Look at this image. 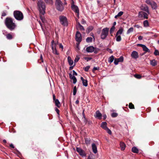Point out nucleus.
Segmentation results:
<instances>
[{"label":"nucleus","instance_id":"5fc2aeb1","mask_svg":"<svg viewBox=\"0 0 159 159\" xmlns=\"http://www.w3.org/2000/svg\"><path fill=\"white\" fill-rule=\"evenodd\" d=\"M123 11H120L118 13L117 15L119 16H120L123 15Z\"/></svg>","mask_w":159,"mask_h":159},{"label":"nucleus","instance_id":"37998d69","mask_svg":"<svg viewBox=\"0 0 159 159\" xmlns=\"http://www.w3.org/2000/svg\"><path fill=\"white\" fill-rule=\"evenodd\" d=\"M154 54L156 55H159V51L157 49H155V51L154 52Z\"/></svg>","mask_w":159,"mask_h":159},{"label":"nucleus","instance_id":"c9c22d12","mask_svg":"<svg viewBox=\"0 0 159 159\" xmlns=\"http://www.w3.org/2000/svg\"><path fill=\"white\" fill-rule=\"evenodd\" d=\"M143 11H140L139 12L138 14V17L139 18H143Z\"/></svg>","mask_w":159,"mask_h":159},{"label":"nucleus","instance_id":"4c0bfd02","mask_svg":"<svg viewBox=\"0 0 159 159\" xmlns=\"http://www.w3.org/2000/svg\"><path fill=\"white\" fill-rule=\"evenodd\" d=\"M87 159H95L94 156L93 154H91L89 155Z\"/></svg>","mask_w":159,"mask_h":159},{"label":"nucleus","instance_id":"58836bf2","mask_svg":"<svg viewBox=\"0 0 159 159\" xmlns=\"http://www.w3.org/2000/svg\"><path fill=\"white\" fill-rule=\"evenodd\" d=\"M117 59L119 61V62H122L124 60L123 57L122 56H121L118 58H117Z\"/></svg>","mask_w":159,"mask_h":159},{"label":"nucleus","instance_id":"2f4dec72","mask_svg":"<svg viewBox=\"0 0 159 159\" xmlns=\"http://www.w3.org/2000/svg\"><path fill=\"white\" fill-rule=\"evenodd\" d=\"M134 28L133 27H131L129 28L127 30L126 34H129L130 33L134 31Z\"/></svg>","mask_w":159,"mask_h":159},{"label":"nucleus","instance_id":"052dcab7","mask_svg":"<svg viewBox=\"0 0 159 159\" xmlns=\"http://www.w3.org/2000/svg\"><path fill=\"white\" fill-rule=\"evenodd\" d=\"M83 121L85 123H86L87 122V119L85 117V118H84V119L83 120Z\"/></svg>","mask_w":159,"mask_h":159},{"label":"nucleus","instance_id":"a211bd4d","mask_svg":"<svg viewBox=\"0 0 159 159\" xmlns=\"http://www.w3.org/2000/svg\"><path fill=\"white\" fill-rule=\"evenodd\" d=\"M141 9L146 12H149L148 7L146 5L142 6L141 7Z\"/></svg>","mask_w":159,"mask_h":159},{"label":"nucleus","instance_id":"aec40b11","mask_svg":"<svg viewBox=\"0 0 159 159\" xmlns=\"http://www.w3.org/2000/svg\"><path fill=\"white\" fill-rule=\"evenodd\" d=\"M67 60L69 65L70 66H72L73 63V61L71 59V57L68 56L67 57Z\"/></svg>","mask_w":159,"mask_h":159},{"label":"nucleus","instance_id":"4468645a","mask_svg":"<svg viewBox=\"0 0 159 159\" xmlns=\"http://www.w3.org/2000/svg\"><path fill=\"white\" fill-rule=\"evenodd\" d=\"M69 75L70 78L72 80L73 83L75 84L77 82L76 78L74 76H73L71 73L69 74Z\"/></svg>","mask_w":159,"mask_h":159},{"label":"nucleus","instance_id":"7c9ffc66","mask_svg":"<svg viewBox=\"0 0 159 159\" xmlns=\"http://www.w3.org/2000/svg\"><path fill=\"white\" fill-rule=\"evenodd\" d=\"M7 38L8 39H12V35L10 34H8L6 35Z\"/></svg>","mask_w":159,"mask_h":159},{"label":"nucleus","instance_id":"338daca9","mask_svg":"<svg viewBox=\"0 0 159 159\" xmlns=\"http://www.w3.org/2000/svg\"><path fill=\"white\" fill-rule=\"evenodd\" d=\"M6 15V13L5 12H3L2 14V16H4Z\"/></svg>","mask_w":159,"mask_h":159},{"label":"nucleus","instance_id":"b1692460","mask_svg":"<svg viewBox=\"0 0 159 159\" xmlns=\"http://www.w3.org/2000/svg\"><path fill=\"white\" fill-rule=\"evenodd\" d=\"M54 102L55 105L56 106H57L58 107H60L61 104L60 102L57 99L55 101H54Z\"/></svg>","mask_w":159,"mask_h":159},{"label":"nucleus","instance_id":"680f3d73","mask_svg":"<svg viewBox=\"0 0 159 159\" xmlns=\"http://www.w3.org/2000/svg\"><path fill=\"white\" fill-rule=\"evenodd\" d=\"M84 110H83L82 113V114L83 115V118H85V117H86L85 116L84 113Z\"/></svg>","mask_w":159,"mask_h":159},{"label":"nucleus","instance_id":"5701e85b","mask_svg":"<svg viewBox=\"0 0 159 159\" xmlns=\"http://www.w3.org/2000/svg\"><path fill=\"white\" fill-rule=\"evenodd\" d=\"M123 30V29L122 28V27H120L117 32L116 34L117 35L121 34L122 33Z\"/></svg>","mask_w":159,"mask_h":159},{"label":"nucleus","instance_id":"f704fd0d","mask_svg":"<svg viewBox=\"0 0 159 159\" xmlns=\"http://www.w3.org/2000/svg\"><path fill=\"white\" fill-rule=\"evenodd\" d=\"M150 64L153 66H155L157 65L156 61L155 60L151 61Z\"/></svg>","mask_w":159,"mask_h":159},{"label":"nucleus","instance_id":"c756f323","mask_svg":"<svg viewBox=\"0 0 159 159\" xmlns=\"http://www.w3.org/2000/svg\"><path fill=\"white\" fill-rule=\"evenodd\" d=\"M78 25L80 30L83 31L84 30V29L83 26H82L79 22L78 23Z\"/></svg>","mask_w":159,"mask_h":159},{"label":"nucleus","instance_id":"f257e3e1","mask_svg":"<svg viewBox=\"0 0 159 159\" xmlns=\"http://www.w3.org/2000/svg\"><path fill=\"white\" fill-rule=\"evenodd\" d=\"M5 24L7 27L11 31L14 30L16 27V25L13 22V19L11 18H7Z\"/></svg>","mask_w":159,"mask_h":159},{"label":"nucleus","instance_id":"3c124183","mask_svg":"<svg viewBox=\"0 0 159 159\" xmlns=\"http://www.w3.org/2000/svg\"><path fill=\"white\" fill-rule=\"evenodd\" d=\"M85 60L88 61L92 59V58L90 57H85L84 58Z\"/></svg>","mask_w":159,"mask_h":159},{"label":"nucleus","instance_id":"4d7b16f0","mask_svg":"<svg viewBox=\"0 0 159 159\" xmlns=\"http://www.w3.org/2000/svg\"><path fill=\"white\" fill-rule=\"evenodd\" d=\"M72 71H73V76L77 75V74L74 70H73Z\"/></svg>","mask_w":159,"mask_h":159},{"label":"nucleus","instance_id":"864d4df0","mask_svg":"<svg viewBox=\"0 0 159 159\" xmlns=\"http://www.w3.org/2000/svg\"><path fill=\"white\" fill-rule=\"evenodd\" d=\"M90 68V66H86L85 68H84V70L86 71H87L89 70V68Z\"/></svg>","mask_w":159,"mask_h":159},{"label":"nucleus","instance_id":"bb28decb","mask_svg":"<svg viewBox=\"0 0 159 159\" xmlns=\"http://www.w3.org/2000/svg\"><path fill=\"white\" fill-rule=\"evenodd\" d=\"M142 48L143 49V50L145 51L146 52H150V51L149 49H148L145 45H144V46H143Z\"/></svg>","mask_w":159,"mask_h":159},{"label":"nucleus","instance_id":"a19ab883","mask_svg":"<svg viewBox=\"0 0 159 159\" xmlns=\"http://www.w3.org/2000/svg\"><path fill=\"white\" fill-rule=\"evenodd\" d=\"M134 76L135 78L137 79H140L141 78L142 76L138 74H135L134 75Z\"/></svg>","mask_w":159,"mask_h":159},{"label":"nucleus","instance_id":"72a5a7b5","mask_svg":"<svg viewBox=\"0 0 159 159\" xmlns=\"http://www.w3.org/2000/svg\"><path fill=\"white\" fill-rule=\"evenodd\" d=\"M44 2L47 4H53L52 0H44Z\"/></svg>","mask_w":159,"mask_h":159},{"label":"nucleus","instance_id":"49530a36","mask_svg":"<svg viewBox=\"0 0 159 159\" xmlns=\"http://www.w3.org/2000/svg\"><path fill=\"white\" fill-rule=\"evenodd\" d=\"M117 115L118 114L117 113L115 112H113L111 114V116L113 117H116L117 116Z\"/></svg>","mask_w":159,"mask_h":159},{"label":"nucleus","instance_id":"ddd939ff","mask_svg":"<svg viewBox=\"0 0 159 159\" xmlns=\"http://www.w3.org/2000/svg\"><path fill=\"white\" fill-rule=\"evenodd\" d=\"M95 48L93 46L88 47L86 48V51L88 52H92L94 50Z\"/></svg>","mask_w":159,"mask_h":159},{"label":"nucleus","instance_id":"423d86ee","mask_svg":"<svg viewBox=\"0 0 159 159\" xmlns=\"http://www.w3.org/2000/svg\"><path fill=\"white\" fill-rule=\"evenodd\" d=\"M146 3L150 5L153 9L156 10L157 7V3L152 0H146Z\"/></svg>","mask_w":159,"mask_h":159},{"label":"nucleus","instance_id":"de8ad7c7","mask_svg":"<svg viewBox=\"0 0 159 159\" xmlns=\"http://www.w3.org/2000/svg\"><path fill=\"white\" fill-rule=\"evenodd\" d=\"M85 142L87 144H89L90 142V140L87 139H85Z\"/></svg>","mask_w":159,"mask_h":159},{"label":"nucleus","instance_id":"13d9d810","mask_svg":"<svg viewBox=\"0 0 159 159\" xmlns=\"http://www.w3.org/2000/svg\"><path fill=\"white\" fill-rule=\"evenodd\" d=\"M80 59V58L79 57H78V58H76L75 60V61H74V62L75 63H76L77 62H78L79 61V60Z\"/></svg>","mask_w":159,"mask_h":159},{"label":"nucleus","instance_id":"cd10ccee","mask_svg":"<svg viewBox=\"0 0 159 159\" xmlns=\"http://www.w3.org/2000/svg\"><path fill=\"white\" fill-rule=\"evenodd\" d=\"M114 60V57L113 56H111L109 57L108 59V61L110 63H112Z\"/></svg>","mask_w":159,"mask_h":159},{"label":"nucleus","instance_id":"dca6fc26","mask_svg":"<svg viewBox=\"0 0 159 159\" xmlns=\"http://www.w3.org/2000/svg\"><path fill=\"white\" fill-rule=\"evenodd\" d=\"M80 79L82 81L83 85L85 87H87L88 85L87 80H84L82 77H80Z\"/></svg>","mask_w":159,"mask_h":159},{"label":"nucleus","instance_id":"393cba45","mask_svg":"<svg viewBox=\"0 0 159 159\" xmlns=\"http://www.w3.org/2000/svg\"><path fill=\"white\" fill-rule=\"evenodd\" d=\"M149 14V12H143V18L144 19H148V16Z\"/></svg>","mask_w":159,"mask_h":159},{"label":"nucleus","instance_id":"9b49d317","mask_svg":"<svg viewBox=\"0 0 159 159\" xmlns=\"http://www.w3.org/2000/svg\"><path fill=\"white\" fill-rule=\"evenodd\" d=\"M76 150L77 152L79 153L80 155L82 156L83 157L86 156V153L81 148L77 147L76 148Z\"/></svg>","mask_w":159,"mask_h":159},{"label":"nucleus","instance_id":"e433bc0d","mask_svg":"<svg viewBox=\"0 0 159 159\" xmlns=\"http://www.w3.org/2000/svg\"><path fill=\"white\" fill-rule=\"evenodd\" d=\"M93 27L92 26H90L87 29L88 33L90 32L93 30Z\"/></svg>","mask_w":159,"mask_h":159},{"label":"nucleus","instance_id":"774afa93","mask_svg":"<svg viewBox=\"0 0 159 159\" xmlns=\"http://www.w3.org/2000/svg\"><path fill=\"white\" fill-rule=\"evenodd\" d=\"M10 147L12 148H14V146L12 144H10Z\"/></svg>","mask_w":159,"mask_h":159},{"label":"nucleus","instance_id":"0e129e2a","mask_svg":"<svg viewBox=\"0 0 159 159\" xmlns=\"http://www.w3.org/2000/svg\"><path fill=\"white\" fill-rule=\"evenodd\" d=\"M53 99L54 101L57 99H56L55 96L54 94L53 95Z\"/></svg>","mask_w":159,"mask_h":159},{"label":"nucleus","instance_id":"4be33fe9","mask_svg":"<svg viewBox=\"0 0 159 159\" xmlns=\"http://www.w3.org/2000/svg\"><path fill=\"white\" fill-rule=\"evenodd\" d=\"M132 151L134 153H138L139 152L138 149L135 147H133L132 148Z\"/></svg>","mask_w":159,"mask_h":159},{"label":"nucleus","instance_id":"6e6552de","mask_svg":"<svg viewBox=\"0 0 159 159\" xmlns=\"http://www.w3.org/2000/svg\"><path fill=\"white\" fill-rule=\"evenodd\" d=\"M56 43H54V41L53 40H52L51 42V47L52 49V52L53 53L57 55H58L59 54V53L57 52L56 49Z\"/></svg>","mask_w":159,"mask_h":159},{"label":"nucleus","instance_id":"2eb2a0df","mask_svg":"<svg viewBox=\"0 0 159 159\" xmlns=\"http://www.w3.org/2000/svg\"><path fill=\"white\" fill-rule=\"evenodd\" d=\"M92 148L93 152L95 154L97 152V147L94 143H93L92 145Z\"/></svg>","mask_w":159,"mask_h":159},{"label":"nucleus","instance_id":"f3484780","mask_svg":"<svg viewBox=\"0 0 159 159\" xmlns=\"http://www.w3.org/2000/svg\"><path fill=\"white\" fill-rule=\"evenodd\" d=\"M102 115L99 111H97L96 113L95 117L100 119L102 118Z\"/></svg>","mask_w":159,"mask_h":159},{"label":"nucleus","instance_id":"c85d7f7f","mask_svg":"<svg viewBox=\"0 0 159 159\" xmlns=\"http://www.w3.org/2000/svg\"><path fill=\"white\" fill-rule=\"evenodd\" d=\"M93 38L91 37H89L86 39V41L87 43H90L92 42Z\"/></svg>","mask_w":159,"mask_h":159},{"label":"nucleus","instance_id":"20e7f679","mask_svg":"<svg viewBox=\"0 0 159 159\" xmlns=\"http://www.w3.org/2000/svg\"><path fill=\"white\" fill-rule=\"evenodd\" d=\"M55 6L57 10L60 11H62L64 9V6L61 0H56Z\"/></svg>","mask_w":159,"mask_h":159},{"label":"nucleus","instance_id":"6ab92c4d","mask_svg":"<svg viewBox=\"0 0 159 159\" xmlns=\"http://www.w3.org/2000/svg\"><path fill=\"white\" fill-rule=\"evenodd\" d=\"M107 123L106 122H102L101 125V127L105 130L107 128Z\"/></svg>","mask_w":159,"mask_h":159},{"label":"nucleus","instance_id":"f03ea898","mask_svg":"<svg viewBox=\"0 0 159 159\" xmlns=\"http://www.w3.org/2000/svg\"><path fill=\"white\" fill-rule=\"evenodd\" d=\"M38 8L40 12L43 15L45 13V5L42 0H39L37 3Z\"/></svg>","mask_w":159,"mask_h":159},{"label":"nucleus","instance_id":"f8f14e48","mask_svg":"<svg viewBox=\"0 0 159 159\" xmlns=\"http://www.w3.org/2000/svg\"><path fill=\"white\" fill-rule=\"evenodd\" d=\"M131 56L132 58L135 59H136L139 57L138 53L135 51H134L132 52Z\"/></svg>","mask_w":159,"mask_h":159},{"label":"nucleus","instance_id":"603ef678","mask_svg":"<svg viewBox=\"0 0 159 159\" xmlns=\"http://www.w3.org/2000/svg\"><path fill=\"white\" fill-rule=\"evenodd\" d=\"M58 44L59 48H61V49L62 50L63 49V46L62 45V44L60 43H58Z\"/></svg>","mask_w":159,"mask_h":159},{"label":"nucleus","instance_id":"0eeeda50","mask_svg":"<svg viewBox=\"0 0 159 159\" xmlns=\"http://www.w3.org/2000/svg\"><path fill=\"white\" fill-rule=\"evenodd\" d=\"M60 20L61 24L64 26H66L67 25V21L66 18L64 16H61L60 17Z\"/></svg>","mask_w":159,"mask_h":159},{"label":"nucleus","instance_id":"473e14b6","mask_svg":"<svg viewBox=\"0 0 159 159\" xmlns=\"http://www.w3.org/2000/svg\"><path fill=\"white\" fill-rule=\"evenodd\" d=\"M143 25L145 27H148L149 26V23L147 20H145L144 21Z\"/></svg>","mask_w":159,"mask_h":159},{"label":"nucleus","instance_id":"6e6d98bb","mask_svg":"<svg viewBox=\"0 0 159 159\" xmlns=\"http://www.w3.org/2000/svg\"><path fill=\"white\" fill-rule=\"evenodd\" d=\"M99 67H94L93 69V71H95L96 70H98L99 69Z\"/></svg>","mask_w":159,"mask_h":159},{"label":"nucleus","instance_id":"a878e982","mask_svg":"<svg viewBox=\"0 0 159 159\" xmlns=\"http://www.w3.org/2000/svg\"><path fill=\"white\" fill-rule=\"evenodd\" d=\"M116 40L117 42H120L121 40V37L120 35H117V34H116Z\"/></svg>","mask_w":159,"mask_h":159},{"label":"nucleus","instance_id":"a18cd8bd","mask_svg":"<svg viewBox=\"0 0 159 159\" xmlns=\"http://www.w3.org/2000/svg\"><path fill=\"white\" fill-rule=\"evenodd\" d=\"M105 130H106L107 132L109 134L111 135V131L108 127Z\"/></svg>","mask_w":159,"mask_h":159},{"label":"nucleus","instance_id":"7ed1b4c3","mask_svg":"<svg viewBox=\"0 0 159 159\" xmlns=\"http://www.w3.org/2000/svg\"><path fill=\"white\" fill-rule=\"evenodd\" d=\"M13 15L15 18L18 20H21L24 18V16L21 12L19 11H14Z\"/></svg>","mask_w":159,"mask_h":159},{"label":"nucleus","instance_id":"39448f33","mask_svg":"<svg viewBox=\"0 0 159 159\" xmlns=\"http://www.w3.org/2000/svg\"><path fill=\"white\" fill-rule=\"evenodd\" d=\"M109 29L108 28L103 29L102 31L100 37L101 39H105L109 33Z\"/></svg>","mask_w":159,"mask_h":159},{"label":"nucleus","instance_id":"c03bdc74","mask_svg":"<svg viewBox=\"0 0 159 159\" xmlns=\"http://www.w3.org/2000/svg\"><path fill=\"white\" fill-rule=\"evenodd\" d=\"M77 90L76 86H75L73 89V95H75L76 93Z\"/></svg>","mask_w":159,"mask_h":159},{"label":"nucleus","instance_id":"1a4fd4ad","mask_svg":"<svg viewBox=\"0 0 159 159\" xmlns=\"http://www.w3.org/2000/svg\"><path fill=\"white\" fill-rule=\"evenodd\" d=\"M75 40L78 42L80 43L82 40L81 34L79 31H77L75 34Z\"/></svg>","mask_w":159,"mask_h":159},{"label":"nucleus","instance_id":"69168bd1","mask_svg":"<svg viewBox=\"0 0 159 159\" xmlns=\"http://www.w3.org/2000/svg\"><path fill=\"white\" fill-rule=\"evenodd\" d=\"M90 35L93 38L94 40L95 37L93 34V33H91L90 34Z\"/></svg>","mask_w":159,"mask_h":159},{"label":"nucleus","instance_id":"bf43d9fd","mask_svg":"<svg viewBox=\"0 0 159 159\" xmlns=\"http://www.w3.org/2000/svg\"><path fill=\"white\" fill-rule=\"evenodd\" d=\"M55 110L57 113V114L59 115V109L57 108H56L55 109Z\"/></svg>","mask_w":159,"mask_h":159},{"label":"nucleus","instance_id":"09e8293b","mask_svg":"<svg viewBox=\"0 0 159 159\" xmlns=\"http://www.w3.org/2000/svg\"><path fill=\"white\" fill-rule=\"evenodd\" d=\"M40 18L42 22L43 23H44L45 21V20L44 17H43V16L42 15L40 16Z\"/></svg>","mask_w":159,"mask_h":159},{"label":"nucleus","instance_id":"79ce46f5","mask_svg":"<svg viewBox=\"0 0 159 159\" xmlns=\"http://www.w3.org/2000/svg\"><path fill=\"white\" fill-rule=\"evenodd\" d=\"M129 107L130 109H132L134 108V106L132 103H130L129 104Z\"/></svg>","mask_w":159,"mask_h":159},{"label":"nucleus","instance_id":"8fccbe9b","mask_svg":"<svg viewBox=\"0 0 159 159\" xmlns=\"http://www.w3.org/2000/svg\"><path fill=\"white\" fill-rule=\"evenodd\" d=\"M119 61L117 59H115L114 60V63L115 65H117L118 64L119 62Z\"/></svg>","mask_w":159,"mask_h":159},{"label":"nucleus","instance_id":"ea45409f","mask_svg":"<svg viewBox=\"0 0 159 159\" xmlns=\"http://www.w3.org/2000/svg\"><path fill=\"white\" fill-rule=\"evenodd\" d=\"M115 29V28L114 26H112L111 28L110 31V33L111 34L112 33V32Z\"/></svg>","mask_w":159,"mask_h":159},{"label":"nucleus","instance_id":"412c9836","mask_svg":"<svg viewBox=\"0 0 159 159\" xmlns=\"http://www.w3.org/2000/svg\"><path fill=\"white\" fill-rule=\"evenodd\" d=\"M125 145L124 143L122 142H120V147L122 150H124L125 149Z\"/></svg>","mask_w":159,"mask_h":159},{"label":"nucleus","instance_id":"9d476101","mask_svg":"<svg viewBox=\"0 0 159 159\" xmlns=\"http://www.w3.org/2000/svg\"><path fill=\"white\" fill-rule=\"evenodd\" d=\"M72 10L77 13V16L79 17V11L78 7L74 4H72L71 6Z\"/></svg>","mask_w":159,"mask_h":159},{"label":"nucleus","instance_id":"e2e57ef3","mask_svg":"<svg viewBox=\"0 0 159 159\" xmlns=\"http://www.w3.org/2000/svg\"><path fill=\"white\" fill-rule=\"evenodd\" d=\"M143 37L141 36H140L138 37V39L139 40H142L143 39Z\"/></svg>","mask_w":159,"mask_h":159}]
</instances>
